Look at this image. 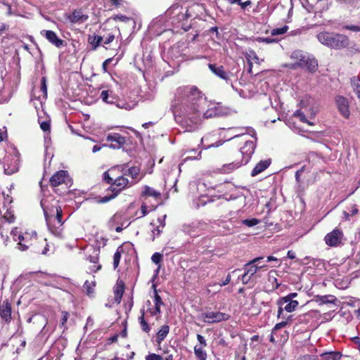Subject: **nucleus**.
I'll return each instance as SVG.
<instances>
[{
	"label": "nucleus",
	"instance_id": "1",
	"mask_svg": "<svg viewBox=\"0 0 360 360\" xmlns=\"http://www.w3.org/2000/svg\"><path fill=\"white\" fill-rule=\"evenodd\" d=\"M172 109L176 122L188 131L197 129L202 119L222 115L220 108L210 103L194 86L177 89Z\"/></svg>",
	"mask_w": 360,
	"mask_h": 360
},
{
	"label": "nucleus",
	"instance_id": "2",
	"mask_svg": "<svg viewBox=\"0 0 360 360\" xmlns=\"http://www.w3.org/2000/svg\"><path fill=\"white\" fill-rule=\"evenodd\" d=\"M41 205L43 208L49 230L54 236L62 237L64 221L62 219L63 210L61 207L58 205L49 207L45 205L44 200L41 201Z\"/></svg>",
	"mask_w": 360,
	"mask_h": 360
},
{
	"label": "nucleus",
	"instance_id": "3",
	"mask_svg": "<svg viewBox=\"0 0 360 360\" xmlns=\"http://www.w3.org/2000/svg\"><path fill=\"white\" fill-rule=\"evenodd\" d=\"M290 58L295 60L293 63H285L283 66L295 70L300 67L306 68L310 72H314L318 66L317 61L311 58L307 53L300 50H296L290 54Z\"/></svg>",
	"mask_w": 360,
	"mask_h": 360
},
{
	"label": "nucleus",
	"instance_id": "4",
	"mask_svg": "<svg viewBox=\"0 0 360 360\" xmlns=\"http://www.w3.org/2000/svg\"><path fill=\"white\" fill-rule=\"evenodd\" d=\"M317 39L322 44L331 49H342L348 45V39L346 36L327 32H320Z\"/></svg>",
	"mask_w": 360,
	"mask_h": 360
},
{
	"label": "nucleus",
	"instance_id": "5",
	"mask_svg": "<svg viewBox=\"0 0 360 360\" xmlns=\"http://www.w3.org/2000/svg\"><path fill=\"white\" fill-rule=\"evenodd\" d=\"M11 233L15 241L18 240V248L22 251L27 250L30 246L32 245L33 242L37 240V233L35 231L25 232L22 234L15 228L11 231Z\"/></svg>",
	"mask_w": 360,
	"mask_h": 360
},
{
	"label": "nucleus",
	"instance_id": "6",
	"mask_svg": "<svg viewBox=\"0 0 360 360\" xmlns=\"http://www.w3.org/2000/svg\"><path fill=\"white\" fill-rule=\"evenodd\" d=\"M129 180L124 176H120L114 179L111 186L113 194L100 198L97 202L99 203H105L115 198L120 191L126 188L129 184Z\"/></svg>",
	"mask_w": 360,
	"mask_h": 360
},
{
	"label": "nucleus",
	"instance_id": "7",
	"mask_svg": "<svg viewBox=\"0 0 360 360\" xmlns=\"http://www.w3.org/2000/svg\"><path fill=\"white\" fill-rule=\"evenodd\" d=\"M199 319L207 324H213L227 321L230 316L220 311H206L200 315Z\"/></svg>",
	"mask_w": 360,
	"mask_h": 360
},
{
	"label": "nucleus",
	"instance_id": "8",
	"mask_svg": "<svg viewBox=\"0 0 360 360\" xmlns=\"http://www.w3.org/2000/svg\"><path fill=\"white\" fill-rule=\"evenodd\" d=\"M277 305L278 306V319H285L283 311L288 313L294 311L298 307L299 302L297 300H288V299L281 297L277 301Z\"/></svg>",
	"mask_w": 360,
	"mask_h": 360
},
{
	"label": "nucleus",
	"instance_id": "9",
	"mask_svg": "<svg viewBox=\"0 0 360 360\" xmlns=\"http://www.w3.org/2000/svg\"><path fill=\"white\" fill-rule=\"evenodd\" d=\"M251 131H252V137L254 139V141L245 140L243 146L240 148V153L243 155L242 160L243 161V164H247L250 161L252 155L253 154L256 148V132L255 130Z\"/></svg>",
	"mask_w": 360,
	"mask_h": 360
},
{
	"label": "nucleus",
	"instance_id": "10",
	"mask_svg": "<svg viewBox=\"0 0 360 360\" xmlns=\"http://www.w3.org/2000/svg\"><path fill=\"white\" fill-rule=\"evenodd\" d=\"M343 238L342 229L335 228L325 236L324 241L330 247H338L342 243Z\"/></svg>",
	"mask_w": 360,
	"mask_h": 360
},
{
	"label": "nucleus",
	"instance_id": "11",
	"mask_svg": "<svg viewBox=\"0 0 360 360\" xmlns=\"http://www.w3.org/2000/svg\"><path fill=\"white\" fill-rule=\"evenodd\" d=\"M4 172L12 174L18 170V157L16 154L8 155L4 158Z\"/></svg>",
	"mask_w": 360,
	"mask_h": 360
},
{
	"label": "nucleus",
	"instance_id": "12",
	"mask_svg": "<svg viewBox=\"0 0 360 360\" xmlns=\"http://www.w3.org/2000/svg\"><path fill=\"white\" fill-rule=\"evenodd\" d=\"M166 14L170 17L172 23H177L186 19V14L184 12L183 7L179 5L171 6Z\"/></svg>",
	"mask_w": 360,
	"mask_h": 360
},
{
	"label": "nucleus",
	"instance_id": "13",
	"mask_svg": "<svg viewBox=\"0 0 360 360\" xmlns=\"http://www.w3.org/2000/svg\"><path fill=\"white\" fill-rule=\"evenodd\" d=\"M106 141L110 142L108 146L112 149H119L126 143L125 137L118 133H110L106 136Z\"/></svg>",
	"mask_w": 360,
	"mask_h": 360
},
{
	"label": "nucleus",
	"instance_id": "14",
	"mask_svg": "<svg viewBox=\"0 0 360 360\" xmlns=\"http://www.w3.org/2000/svg\"><path fill=\"white\" fill-rule=\"evenodd\" d=\"M123 215L121 213H115L110 219L108 222V226L110 229H115L117 232H120L122 231L123 227H127L128 225L125 226V223L122 221Z\"/></svg>",
	"mask_w": 360,
	"mask_h": 360
},
{
	"label": "nucleus",
	"instance_id": "15",
	"mask_svg": "<svg viewBox=\"0 0 360 360\" xmlns=\"http://www.w3.org/2000/svg\"><path fill=\"white\" fill-rule=\"evenodd\" d=\"M69 179L67 171L60 170L56 172L50 179V184L52 186L56 187L62 184H65Z\"/></svg>",
	"mask_w": 360,
	"mask_h": 360
},
{
	"label": "nucleus",
	"instance_id": "16",
	"mask_svg": "<svg viewBox=\"0 0 360 360\" xmlns=\"http://www.w3.org/2000/svg\"><path fill=\"white\" fill-rule=\"evenodd\" d=\"M335 103L341 115L344 117L348 118L349 117L350 112L349 109V103L347 98H345L343 96H338L335 98Z\"/></svg>",
	"mask_w": 360,
	"mask_h": 360
},
{
	"label": "nucleus",
	"instance_id": "17",
	"mask_svg": "<svg viewBox=\"0 0 360 360\" xmlns=\"http://www.w3.org/2000/svg\"><path fill=\"white\" fill-rule=\"evenodd\" d=\"M41 34L46 37V39L56 46L57 48H60L63 46L64 41L60 39L56 32L51 30H42Z\"/></svg>",
	"mask_w": 360,
	"mask_h": 360
},
{
	"label": "nucleus",
	"instance_id": "18",
	"mask_svg": "<svg viewBox=\"0 0 360 360\" xmlns=\"http://www.w3.org/2000/svg\"><path fill=\"white\" fill-rule=\"evenodd\" d=\"M0 318L6 323L11 320V306L8 302H4L0 305Z\"/></svg>",
	"mask_w": 360,
	"mask_h": 360
},
{
	"label": "nucleus",
	"instance_id": "19",
	"mask_svg": "<svg viewBox=\"0 0 360 360\" xmlns=\"http://www.w3.org/2000/svg\"><path fill=\"white\" fill-rule=\"evenodd\" d=\"M88 18L89 16L84 14L81 10H75L68 16V20L72 23H82L86 21Z\"/></svg>",
	"mask_w": 360,
	"mask_h": 360
},
{
	"label": "nucleus",
	"instance_id": "20",
	"mask_svg": "<svg viewBox=\"0 0 360 360\" xmlns=\"http://www.w3.org/2000/svg\"><path fill=\"white\" fill-rule=\"evenodd\" d=\"M243 165L244 164L243 160L241 162L235 161L231 163L223 165L219 169V171L221 174H230L233 171L238 169Z\"/></svg>",
	"mask_w": 360,
	"mask_h": 360
},
{
	"label": "nucleus",
	"instance_id": "21",
	"mask_svg": "<svg viewBox=\"0 0 360 360\" xmlns=\"http://www.w3.org/2000/svg\"><path fill=\"white\" fill-rule=\"evenodd\" d=\"M262 259V257H256L248 262L244 266L245 271L250 275V276H254L259 270L258 265H255V264L258 263Z\"/></svg>",
	"mask_w": 360,
	"mask_h": 360
},
{
	"label": "nucleus",
	"instance_id": "22",
	"mask_svg": "<svg viewBox=\"0 0 360 360\" xmlns=\"http://www.w3.org/2000/svg\"><path fill=\"white\" fill-rule=\"evenodd\" d=\"M94 253V254L93 255L89 256L87 259L92 264L89 267L91 272L95 273L101 269V266L98 264L99 251L98 250H95Z\"/></svg>",
	"mask_w": 360,
	"mask_h": 360
},
{
	"label": "nucleus",
	"instance_id": "23",
	"mask_svg": "<svg viewBox=\"0 0 360 360\" xmlns=\"http://www.w3.org/2000/svg\"><path fill=\"white\" fill-rule=\"evenodd\" d=\"M271 164L269 159L259 161L251 172V176H255L264 171Z\"/></svg>",
	"mask_w": 360,
	"mask_h": 360
},
{
	"label": "nucleus",
	"instance_id": "24",
	"mask_svg": "<svg viewBox=\"0 0 360 360\" xmlns=\"http://www.w3.org/2000/svg\"><path fill=\"white\" fill-rule=\"evenodd\" d=\"M208 67L214 75H216L221 79H224L226 81L229 79V75L224 70L223 66H217L216 65L214 64H209Z\"/></svg>",
	"mask_w": 360,
	"mask_h": 360
},
{
	"label": "nucleus",
	"instance_id": "25",
	"mask_svg": "<svg viewBox=\"0 0 360 360\" xmlns=\"http://www.w3.org/2000/svg\"><path fill=\"white\" fill-rule=\"evenodd\" d=\"M40 91L41 92V95L39 96L36 101L39 102V104L41 105V101L46 100L47 98V84L46 77H42L41 79Z\"/></svg>",
	"mask_w": 360,
	"mask_h": 360
},
{
	"label": "nucleus",
	"instance_id": "26",
	"mask_svg": "<svg viewBox=\"0 0 360 360\" xmlns=\"http://www.w3.org/2000/svg\"><path fill=\"white\" fill-rule=\"evenodd\" d=\"M103 39V37L94 34L89 36L88 42L91 46L92 50L95 51L101 45Z\"/></svg>",
	"mask_w": 360,
	"mask_h": 360
},
{
	"label": "nucleus",
	"instance_id": "27",
	"mask_svg": "<svg viewBox=\"0 0 360 360\" xmlns=\"http://www.w3.org/2000/svg\"><path fill=\"white\" fill-rule=\"evenodd\" d=\"M140 167L138 166H134L127 169V172H124V174H127L130 176L133 179L135 180V182L139 181L142 176L140 175Z\"/></svg>",
	"mask_w": 360,
	"mask_h": 360
},
{
	"label": "nucleus",
	"instance_id": "28",
	"mask_svg": "<svg viewBox=\"0 0 360 360\" xmlns=\"http://www.w3.org/2000/svg\"><path fill=\"white\" fill-rule=\"evenodd\" d=\"M341 356L338 352H326L320 355L321 360H340Z\"/></svg>",
	"mask_w": 360,
	"mask_h": 360
},
{
	"label": "nucleus",
	"instance_id": "29",
	"mask_svg": "<svg viewBox=\"0 0 360 360\" xmlns=\"http://www.w3.org/2000/svg\"><path fill=\"white\" fill-rule=\"evenodd\" d=\"M169 331V326L168 325H163L157 333V339L156 341L158 344H160L161 342L167 337V334Z\"/></svg>",
	"mask_w": 360,
	"mask_h": 360
},
{
	"label": "nucleus",
	"instance_id": "30",
	"mask_svg": "<svg viewBox=\"0 0 360 360\" xmlns=\"http://www.w3.org/2000/svg\"><path fill=\"white\" fill-rule=\"evenodd\" d=\"M115 301L119 304L121 302L124 293V285L122 283H117L115 289Z\"/></svg>",
	"mask_w": 360,
	"mask_h": 360
},
{
	"label": "nucleus",
	"instance_id": "31",
	"mask_svg": "<svg viewBox=\"0 0 360 360\" xmlns=\"http://www.w3.org/2000/svg\"><path fill=\"white\" fill-rule=\"evenodd\" d=\"M316 300L320 302L321 304H335L337 301L335 296L331 295L317 296Z\"/></svg>",
	"mask_w": 360,
	"mask_h": 360
},
{
	"label": "nucleus",
	"instance_id": "32",
	"mask_svg": "<svg viewBox=\"0 0 360 360\" xmlns=\"http://www.w3.org/2000/svg\"><path fill=\"white\" fill-rule=\"evenodd\" d=\"M204 347L195 345L194 347V354L198 360H206L207 353L204 350Z\"/></svg>",
	"mask_w": 360,
	"mask_h": 360
},
{
	"label": "nucleus",
	"instance_id": "33",
	"mask_svg": "<svg viewBox=\"0 0 360 360\" xmlns=\"http://www.w3.org/2000/svg\"><path fill=\"white\" fill-rule=\"evenodd\" d=\"M245 58L248 60L250 65V70L252 68V62L259 63V58L254 51H250L245 55Z\"/></svg>",
	"mask_w": 360,
	"mask_h": 360
},
{
	"label": "nucleus",
	"instance_id": "34",
	"mask_svg": "<svg viewBox=\"0 0 360 360\" xmlns=\"http://www.w3.org/2000/svg\"><path fill=\"white\" fill-rule=\"evenodd\" d=\"M351 84L354 92L356 94L359 99H360V79L354 77L351 80Z\"/></svg>",
	"mask_w": 360,
	"mask_h": 360
},
{
	"label": "nucleus",
	"instance_id": "35",
	"mask_svg": "<svg viewBox=\"0 0 360 360\" xmlns=\"http://www.w3.org/2000/svg\"><path fill=\"white\" fill-rule=\"evenodd\" d=\"M143 195H148V196H152V197L157 198L160 197V193L159 192L156 191L153 188L146 186L143 191Z\"/></svg>",
	"mask_w": 360,
	"mask_h": 360
},
{
	"label": "nucleus",
	"instance_id": "36",
	"mask_svg": "<svg viewBox=\"0 0 360 360\" xmlns=\"http://www.w3.org/2000/svg\"><path fill=\"white\" fill-rule=\"evenodd\" d=\"M141 316L139 318V323L141 325V329L144 332L148 333L150 330V328L149 325L148 324V323L144 319V310L141 309Z\"/></svg>",
	"mask_w": 360,
	"mask_h": 360
},
{
	"label": "nucleus",
	"instance_id": "37",
	"mask_svg": "<svg viewBox=\"0 0 360 360\" xmlns=\"http://www.w3.org/2000/svg\"><path fill=\"white\" fill-rule=\"evenodd\" d=\"M96 285V282L94 280L92 281H86L84 285V288L86 290V294L90 296L94 292V288Z\"/></svg>",
	"mask_w": 360,
	"mask_h": 360
},
{
	"label": "nucleus",
	"instance_id": "38",
	"mask_svg": "<svg viewBox=\"0 0 360 360\" xmlns=\"http://www.w3.org/2000/svg\"><path fill=\"white\" fill-rule=\"evenodd\" d=\"M163 304L162 299L159 295L155 292V311L153 313V315L160 313V306Z\"/></svg>",
	"mask_w": 360,
	"mask_h": 360
},
{
	"label": "nucleus",
	"instance_id": "39",
	"mask_svg": "<svg viewBox=\"0 0 360 360\" xmlns=\"http://www.w3.org/2000/svg\"><path fill=\"white\" fill-rule=\"evenodd\" d=\"M112 19L116 21H121L125 23H134V20L131 18L127 17L124 15H116L112 17Z\"/></svg>",
	"mask_w": 360,
	"mask_h": 360
},
{
	"label": "nucleus",
	"instance_id": "40",
	"mask_svg": "<svg viewBox=\"0 0 360 360\" xmlns=\"http://www.w3.org/2000/svg\"><path fill=\"white\" fill-rule=\"evenodd\" d=\"M294 116L299 117L300 121H302V122L307 123L310 126L314 125V123L308 120L306 117L304 112L301 110H297L294 113Z\"/></svg>",
	"mask_w": 360,
	"mask_h": 360
},
{
	"label": "nucleus",
	"instance_id": "41",
	"mask_svg": "<svg viewBox=\"0 0 360 360\" xmlns=\"http://www.w3.org/2000/svg\"><path fill=\"white\" fill-rule=\"evenodd\" d=\"M288 30V27L287 25H284L281 27L273 29L271 31V34L272 36L281 35V34H283L285 32H287Z\"/></svg>",
	"mask_w": 360,
	"mask_h": 360
},
{
	"label": "nucleus",
	"instance_id": "42",
	"mask_svg": "<svg viewBox=\"0 0 360 360\" xmlns=\"http://www.w3.org/2000/svg\"><path fill=\"white\" fill-rule=\"evenodd\" d=\"M259 221L255 218L250 219H244L241 221V223L248 227H252L259 224Z\"/></svg>",
	"mask_w": 360,
	"mask_h": 360
},
{
	"label": "nucleus",
	"instance_id": "43",
	"mask_svg": "<svg viewBox=\"0 0 360 360\" xmlns=\"http://www.w3.org/2000/svg\"><path fill=\"white\" fill-rule=\"evenodd\" d=\"M162 255L159 253V252H155L152 257H151V260L153 263H155V264H158V269H160V262L162 261Z\"/></svg>",
	"mask_w": 360,
	"mask_h": 360
},
{
	"label": "nucleus",
	"instance_id": "44",
	"mask_svg": "<svg viewBox=\"0 0 360 360\" xmlns=\"http://www.w3.org/2000/svg\"><path fill=\"white\" fill-rule=\"evenodd\" d=\"M290 316H288L287 318L285 317V321H283L280 323H276L272 330V333H274L275 331H276L282 328L285 327L288 324V321L290 319Z\"/></svg>",
	"mask_w": 360,
	"mask_h": 360
},
{
	"label": "nucleus",
	"instance_id": "45",
	"mask_svg": "<svg viewBox=\"0 0 360 360\" xmlns=\"http://www.w3.org/2000/svg\"><path fill=\"white\" fill-rule=\"evenodd\" d=\"M110 95L108 93V91H103L101 94V98L107 103H113V98L112 100H110Z\"/></svg>",
	"mask_w": 360,
	"mask_h": 360
},
{
	"label": "nucleus",
	"instance_id": "46",
	"mask_svg": "<svg viewBox=\"0 0 360 360\" xmlns=\"http://www.w3.org/2000/svg\"><path fill=\"white\" fill-rule=\"evenodd\" d=\"M103 37V44L107 45V44H110L115 39V34L113 33L110 32V33H108L107 34V36Z\"/></svg>",
	"mask_w": 360,
	"mask_h": 360
},
{
	"label": "nucleus",
	"instance_id": "47",
	"mask_svg": "<svg viewBox=\"0 0 360 360\" xmlns=\"http://www.w3.org/2000/svg\"><path fill=\"white\" fill-rule=\"evenodd\" d=\"M120 259H121V254H120V252L118 250H117L115 252V253L114 254V256H113V266H114V269H116L118 266L120 261Z\"/></svg>",
	"mask_w": 360,
	"mask_h": 360
},
{
	"label": "nucleus",
	"instance_id": "48",
	"mask_svg": "<svg viewBox=\"0 0 360 360\" xmlns=\"http://www.w3.org/2000/svg\"><path fill=\"white\" fill-rule=\"evenodd\" d=\"M4 218L5 220L9 223H11L14 221V215L13 212L8 210L6 212V213L4 214Z\"/></svg>",
	"mask_w": 360,
	"mask_h": 360
},
{
	"label": "nucleus",
	"instance_id": "49",
	"mask_svg": "<svg viewBox=\"0 0 360 360\" xmlns=\"http://www.w3.org/2000/svg\"><path fill=\"white\" fill-rule=\"evenodd\" d=\"M112 171L105 172L103 173V180L108 184H112L114 179L110 176V173Z\"/></svg>",
	"mask_w": 360,
	"mask_h": 360
},
{
	"label": "nucleus",
	"instance_id": "50",
	"mask_svg": "<svg viewBox=\"0 0 360 360\" xmlns=\"http://www.w3.org/2000/svg\"><path fill=\"white\" fill-rule=\"evenodd\" d=\"M146 360H163L162 356L159 354L151 353L146 356Z\"/></svg>",
	"mask_w": 360,
	"mask_h": 360
},
{
	"label": "nucleus",
	"instance_id": "51",
	"mask_svg": "<svg viewBox=\"0 0 360 360\" xmlns=\"http://www.w3.org/2000/svg\"><path fill=\"white\" fill-rule=\"evenodd\" d=\"M162 231L160 226H158L155 229L152 231L153 240H155V236H158Z\"/></svg>",
	"mask_w": 360,
	"mask_h": 360
},
{
	"label": "nucleus",
	"instance_id": "52",
	"mask_svg": "<svg viewBox=\"0 0 360 360\" xmlns=\"http://www.w3.org/2000/svg\"><path fill=\"white\" fill-rule=\"evenodd\" d=\"M197 340L199 342L200 345H198V346H202V347H206L207 346V343H206V340L205 339V338L200 335V334H198L197 335Z\"/></svg>",
	"mask_w": 360,
	"mask_h": 360
},
{
	"label": "nucleus",
	"instance_id": "53",
	"mask_svg": "<svg viewBox=\"0 0 360 360\" xmlns=\"http://www.w3.org/2000/svg\"><path fill=\"white\" fill-rule=\"evenodd\" d=\"M345 28L346 30L353 31V32H360V26L359 25H349L345 26Z\"/></svg>",
	"mask_w": 360,
	"mask_h": 360
},
{
	"label": "nucleus",
	"instance_id": "54",
	"mask_svg": "<svg viewBox=\"0 0 360 360\" xmlns=\"http://www.w3.org/2000/svg\"><path fill=\"white\" fill-rule=\"evenodd\" d=\"M257 41L259 42H264V43H266V44H270V43L275 41L274 39H273L270 37H258L257 39Z\"/></svg>",
	"mask_w": 360,
	"mask_h": 360
},
{
	"label": "nucleus",
	"instance_id": "55",
	"mask_svg": "<svg viewBox=\"0 0 360 360\" xmlns=\"http://www.w3.org/2000/svg\"><path fill=\"white\" fill-rule=\"evenodd\" d=\"M252 276L245 271V274L241 276V281L243 284H247L250 281Z\"/></svg>",
	"mask_w": 360,
	"mask_h": 360
},
{
	"label": "nucleus",
	"instance_id": "56",
	"mask_svg": "<svg viewBox=\"0 0 360 360\" xmlns=\"http://www.w3.org/2000/svg\"><path fill=\"white\" fill-rule=\"evenodd\" d=\"M269 281L271 282L272 284L276 283L275 286L273 287L275 289H277L280 285V284L277 281L276 278H275L274 276H271L269 275Z\"/></svg>",
	"mask_w": 360,
	"mask_h": 360
},
{
	"label": "nucleus",
	"instance_id": "57",
	"mask_svg": "<svg viewBox=\"0 0 360 360\" xmlns=\"http://www.w3.org/2000/svg\"><path fill=\"white\" fill-rule=\"evenodd\" d=\"M141 217L146 216L150 210H148V207L145 203H143L141 207Z\"/></svg>",
	"mask_w": 360,
	"mask_h": 360
},
{
	"label": "nucleus",
	"instance_id": "58",
	"mask_svg": "<svg viewBox=\"0 0 360 360\" xmlns=\"http://www.w3.org/2000/svg\"><path fill=\"white\" fill-rule=\"evenodd\" d=\"M68 319V313L66 311H63L62 313V318H61V321H60L62 326H64L66 323Z\"/></svg>",
	"mask_w": 360,
	"mask_h": 360
},
{
	"label": "nucleus",
	"instance_id": "59",
	"mask_svg": "<svg viewBox=\"0 0 360 360\" xmlns=\"http://www.w3.org/2000/svg\"><path fill=\"white\" fill-rule=\"evenodd\" d=\"M41 240H42V243L45 244V247L41 250V254L46 255L48 253V252L49 251V245L46 243V239L42 238Z\"/></svg>",
	"mask_w": 360,
	"mask_h": 360
},
{
	"label": "nucleus",
	"instance_id": "60",
	"mask_svg": "<svg viewBox=\"0 0 360 360\" xmlns=\"http://www.w3.org/2000/svg\"><path fill=\"white\" fill-rule=\"evenodd\" d=\"M41 129L44 131H49L50 129V124L48 122H42L40 124Z\"/></svg>",
	"mask_w": 360,
	"mask_h": 360
},
{
	"label": "nucleus",
	"instance_id": "61",
	"mask_svg": "<svg viewBox=\"0 0 360 360\" xmlns=\"http://www.w3.org/2000/svg\"><path fill=\"white\" fill-rule=\"evenodd\" d=\"M112 60V58H108V59H106L103 63V70L105 72H106L108 70H107V66L108 65L110 64V63Z\"/></svg>",
	"mask_w": 360,
	"mask_h": 360
},
{
	"label": "nucleus",
	"instance_id": "62",
	"mask_svg": "<svg viewBox=\"0 0 360 360\" xmlns=\"http://www.w3.org/2000/svg\"><path fill=\"white\" fill-rule=\"evenodd\" d=\"M223 143H224V141H217L214 143H212L211 145H208L207 146L205 147L204 148L205 149H208V148H212V147H219V146H221L223 144Z\"/></svg>",
	"mask_w": 360,
	"mask_h": 360
},
{
	"label": "nucleus",
	"instance_id": "63",
	"mask_svg": "<svg viewBox=\"0 0 360 360\" xmlns=\"http://www.w3.org/2000/svg\"><path fill=\"white\" fill-rule=\"evenodd\" d=\"M297 296V292H291L283 297L285 298V299H288V300H294L293 299L295 298Z\"/></svg>",
	"mask_w": 360,
	"mask_h": 360
},
{
	"label": "nucleus",
	"instance_id": "64",
	"mask_svg": "<svg viewBox=\"0 0 360 360\" xmlns=\"http://www.w3.org/2000/svg\"><path fill=\"white\" fill-rule=\"evenodd\" d=\"M231 274H229L226 276L225 281L223 283H221V284H219V286L221 287V286L227 285L231 281Z\"/></svg>",
	"mask_w": 360,
	"mask_h": 360
}]
</instances>
